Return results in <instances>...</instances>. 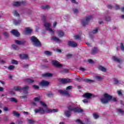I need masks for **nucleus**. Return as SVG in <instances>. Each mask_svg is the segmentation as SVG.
Instances as JSON below:
<instances>
[{"label": "nucleus", "instance_id": "39448f33", "mask_svg": "<svg viewBox=\"0 0 124 124\" xmlns=\"http://www.w3.org/2000/svg\"><path fill=\"white\" fill-rule=\"evenodd\" d=\"M67 108L70 112H71V111H73L74 113H83V112H84V110L82 109H81L78 107L72 108L71 106H68Z\"/></svg>", "mask_w": 124, "mask_h": 124}, {"label": "nucleus", "instance_id": "e2e57ef3", "mask_svg": "<svg viewBox=\"0 0 124 124\" xmlns=\"http://www.w3.org/2000/svg\"><path fill=\"white\" fill-rule=\"evenodd\" d=\"M88 99H84V100H83L82 101L84 103H88V102H89V100H88Z\"/></svg>", "mask_w": 124, "mask_h": 124}, {"label": "nucleus", "instance_id": "6ab92c4d", "mask_svg": "<svg viewBox=\"0 0 124 124\" xmlns=\"http://www.w3.org/2000/svg\"><path fill=\"white\" fill-rule=\"evenodd\" d=\"M57 33L58 34V36L60 38L63 37V36L64 35V32L62 31H58Z\"/></svg>", "mask_w": 124, "mask_h": 124}, {"label": "nucleus", "instance_id": "8fccbe9b", "mask_svg": "<svg viewBox=\"0 0 124 124\" xmlns=\"http://www.w3.org/2000/svg\"><path fill=\"white\" fill-rule=\"evenodd\" d=\"M40 104H41V105L44 106V107H47V105H46V103H44V102L40 101Z\"/></svg>", "mask_w": 124, "mask_h": 124}, {"label": "nucleus", "instance_id": "c9c22d12", "mask_svg": "<svg viewBox=\"0 0 124 124\" xmlns=\"http://www.w3.org/2000/svg\"><path fill=\"white\" fill-rule=\"evenodd\" d=\"M68 69H64L62 71H61V73H68Z\"/></svg>", "mask_w": 124, "mask_h": 124}, {"label": "nucleus", "instance_id": "0e129e2a", "mask_svg": "<svg viewBox=\"0 0 124 124\" xmlns=\"http://www.w3.org/2000/svg\"><path fill=\"white\" fill-rule=\"evenodd\" d=\"M79 38H80V36L78 35H76L75 36V39L77 40V39H79Z\"/></svg>", "mask_w": 124, "mask_h": 124}, {"label": "nucleus", "instance_id": "79ce46f5", "mask_svg": "<svg viewBox=\"0 0 124 124\" xmlns=\"http://www.w3.org/2000/svg\"><path fill=\"white\" fill-rule=\"evenodd\" d=\"M11 62L12 64H18V61L15 60H12Z\"/></svg>", "mask_w": 124, "mask_h": 124}, {"label": "nucleus", "instance_id": "9d476101", "mask_svg": "<svg viewBox=\"0 0 124 124\" xmlns=\"http://www.w3.org/2000/svg\"><path fill=\"white\" fill-rule=\"evenodd\" d=\"M52 64L53 65H55L56 67H62V64H60L59 62L57 61L54 60L52 61Z\"/></svg>", "mask_w": 124, "mask_h": 124}, {"label": "nucleus", "instance_id": "f03ea898", "mask_svg": "<svg viewBox=\"0 0 124 124\" xmlns=\"http://www.w3.org/2000/svg\"><path fill=\"white\" fill-rule=\"evenodd\" d=\"M59 110L58 109L53 108V109H51L50 108H46V110L43 109V108H36L34 110V112L36 114L37 113H40V114H45V113H55L58 112Z\"/></svg>", "mask_w": 124, "mask_h": 124}, {"label": "nucleus", "instance_id": "e433bc0d", "mask_svg": "<svg viewBox=\"0 0 124 124\" xmlns=\"http://www.w3.org/2000/svg\"><path fill=\"white\" fill-rule=\"evenodd\" d=\"M41 8H42V9H48V8H50V6L48 5H44L41 6Z\"/></svg>", "mask_w": 124, "mask_h": 124}, {"label": "nucleus", "instance_id": "f8f14e48", "mask_svg": "<svg viewBox=\"0 0 124 124\" xmlns=\"http://www.w3.org/2000/svg\"><path fill=\"white\" fill-rule=\"evenodd\" d=\"M15 42L17 45H24V44H26L27 41L25 40H16Z\"/></svg>", "mask_w": 124, "mask_h": 124}, {"label": "nucleus", "instance_id": "0eeeda50", "mask_svg": "<svg viewBox=\"0 0 124 124\" xmlns=\"http://www.w3.org/2000/svg\"><path fill=\"white\" fill-rule=\"evenodd\" d=\"M83 97H84V98H87V99H90V98H92V97L93 98L95 97V96L91 93H87L83 95Z\"/></svg>", "mask_w": 124, "mask_h": 124}, {"label": "nucleus", "instance_id": "a18cd8bd", "mask_svg": "<svg viewBox=\"0 0 124 124\" xmlns=\"http://www.w3.org/2000/svg\"><path fill=\"white\" fill-rule=\"evenodd\" d=\"M45 27L46 28H47V29H49V28H50V27L51 26V24H50V23H46L45 25H44Z\"/></svg>", "mask_w": 124, "mask_h": 124}, {"label": "nucleus", "instance_id": "37998d69", "mask_svg": "<svg viewBox=\"0 0 124 124\" xmlns=\"http://www.w3.org/2000/svg\"><path fill=\"white\" fill-rule=\"evenodd\" d=\"M120 47H121V49L122 50V51H123L124 52V44L121 43H120Z\"/></svg>", "mask_w": 124, "mask_h": 124}, {"label": "nucleus", "instance_id": "72a5a7b5", "mask_svg": "<svg viewBox=\"0 0 124 124\" xmlns=\"http://www.w3.org/2000/svg\"><path fill=\"white\" fill-rule=\"evenodd\" d=\"M93 116L94 117V119H98L99 118V115L96 113L95 112L93 114Z\"/></svg>", "mask_w": 124, "mask_h": 124}, {"label": "nucleus", "instance_id": "b1692460", "mask_svg": "<svg viewBox=\"0 0 124 124\" xmlns=\"http://www.w3.org/2000/svg\"><path fill=\"white\" fill-rule=\"evenodd\" d=\"M14 90L16 91V92H20V91H22V87L20 86H15L14 87Z\"/></svg>", "mask_w": 124, "mask_h": 124}, {"label": "nucleus", "instance_id": "a878e982", "mask_svg": "<svg viewBox=\"0 0 124 124\" xmlns=\"http://www.w3.org/2000/svg\"><path fill=\"white\" fill-rule=\"evenodd\" d=\"M112 60H113L114 62H121V59L118 58L116 56H113Z\"/></svg>", "mask_w": 124, "mask_h": 124}, {"label": "nucleus", "instance_id": "dca6fc26", "mask_svg": "<svg viewBox=\"0 0 124 124\" xmlns=\"http://www.w3.org/2000/svg\"><path fill=\"white\" fill-rule=\"evenodd\" d=\"M26 34H31L32 32V29L30 28H25Z\"/></svg>", "mask_w": 124, "mask_h": 124}, {"label": "nucleus", "instance_id": "473e14b6", "mask_svg": "<svg viewBox=\"0 0 124 124\" xmlns=\"http://www.w3.org/2000/svg\"><path fill=\"white\" fill-rule=\"evenodd\" d=\"M113 82H114L113 83L114 85H117L119 84V80H118V79L116 78H113Z\"/></svg>", "mask_w": 124, "mask_h": 124}, {"label": "nucleus", "instance_id": "338daca9", "mask_svg": "<svg viewBox=\"0 0 124 124\" xmlns=\"http://www.w3.org/2000/svg\"><path fill=\"white\" fill-rule=\"evenodd\" d=\"M79 70H80L81 71H86V69H85V68H83V67H80L79 68Z\"/></svg>", "mask_w": 124, "mask_h": 124}, {"label": "nucleus", "instance_id": "de8ad7c7", "mask_svg": "<svg viewBox=\"0 0 124 124\" xmlns=\"http://www.w3.org/2000/svg\"><path fill=\"white\" fill-rule=\"evenodd\" d=\"M12 47L13 48L14 50H17V49H18V46L16 45H12Z\"/></svg>", "mask_w": 124, "mask_h": 124}, {"label": "nucleus", "instance_id": "6e6552de", "mask_svg": "<svg viewBox=\"0 0 124 124\" xmlns=\"http://www.w3.org/2000/svg\"><path fill=\"white\" fill-rule=\"evenodd\" d=\"M67 44L69 47H72L73 48H75L78 46V44L76 42L72 41H68Z\"/></svg>", "mask_w": 124, "mask_h": 124}, {"label": "nucleus", "instance_id": "bf43d9fd", "mask_svg": "<svg viewBox=\"0 0 124 124\" xmlns=\"http://www.w3.org/2000/svg\"><path fill=\"white\" fill-rule=\"evenodd\" d=\"M46 30L47 31H51V33L53 34V33H54V31H53V30H52V29L49 28H46Z\"/></svg>", "mask_w": 124, "mask_h": 124}, {"label": "nucleus", "instance_id": "c03bdc74", "mask_svg": "<svg viewBox=\"0 0 124 124\" xmlns=\"http://www.w3.org/2000/svg\"><path fill=\"white\" fill-rule=\"evenodd\" d=\"M53 95H54V93H47L46 94V96H47V97H52L53 96Z\"/></svg>", "mask_w": 124, "mask_h": 124}, {"label": "nucleus", "instance_id": "864d4df0", "mask_svg": "<svg viewBox=\"0 0 124 124\" xmlns=\"http://www.w3.org/2000/svg\"><path fill=\"white\" fill-rule=\"evenodd\" d=\"M72 89V86H69L66 88V91H70Z\"/></svg>", "mask_w": 124, "mask_h": 124}, {"label": "nucleus", "instance_id": "412c9836", "mask_svg": "<svg viewBox=\"0 0 124 124\" xmlns=\"http://www.w3.org/2000/svg\"><path fill=\"white\" fill-rule=\"evenodd\" d=\"M64 113L66 117H67V118H69V117L71 116V111L69 110H65Z\"/></svg>", "mask_w": 124, "mask_h": 124}, {"label": "nucleus", "instance_id": "09e8293b", "mask_svg": "<svg viewBox=\"0 0 124 124\" xmlns=\"http://www.w3.org/2000/svg\"><path fill=\"white\" fill-rule=\"evenodd\" d=\"M73 55L72 54H68L66 55L67 59H71L72 58Z\"/></svg>", "mask_w": 124, "mask_h": 124}, {"label": "nucleus", "instance_id": "4d7b16f0", "mask_svg": "<svg viewBox=\"0 0 124 124\" xmlns=\"http://www.w3.org/2000/svg\"><path fill=\"white\" fill-rule=\"evenodd\" d=\"M34 101L39 102L40 101V98L38 97H36L34 98Z\"/></svg>", "mask_w": 124, "mask_h": 124}, {"label": "nucleus", "instance_id": "c85d7f7f", "mask_svg": "<svg viewBox=\"0 0 124 124\" xmlns=\"http://www.w3.org/2000/svg\"><path fill=\"white\" fill-rule=\"evenodd\" d=\"M44 54L45 55H46V56H47V57L49 56H51L52 54H53V53L51 51H45L44 52Z\"/></svg>", "mask_w": 124, "mask_h": 124}, {"label": "nucleus", "instance_id": "f3484780", "mask_svg": "<svg viewBox=\"0 0 124 124\" xmlns=\"http://www.w3.org/2000/svg\"><path fill=\"white\" fill-rule=\"evenodd\" d=\"M51 39L52 40L55 41L57 43H61V42H62V40H61L60 39L58 38L56 36L52 37Z\"/></svg>", "mask_w": 124, "mask_h": 124}, {"label": "nucleus", "instance_id": "393cba45", "mask_svg": "<svg viewBox=\"0 0 124 124\" xmlns=\"http://www.w3.org/2000/svg\"><path fill=\"white\" fill-rule=\"evenodd\" d=\"M98 68L101 70V71H103V72H106V69L102 66H99Z\"/></svg>", "mask_w": 124, "mask_h": 124}, {"label": "nucleus", "instance_id": "052dcab7", "mask_svg": "<svg viewBox=\"0 0 124 124\" xmlns=\"http://www.w3.org/2000/svg\"><path fill=\"white\" fill-rule=\"evenodd\" d=\"M73 12L75 14H77V13H78V12H79V11H78V9H74Z\"/></svg>", "mask_w": 124, "mask_h": 124}, {"label": "nucleus", "instance_id": "7ed1b4c3", "mask_svg": "<svg viewBox=\"0 0 124 124\" xmlns=\"http://www.w3.org/2000/svg\"><path fill=\"white\" fill-rule=\"evenodd\" d=\"M30 40L33 43L34 46H36V47H41L42 46L39 40L34 36H31L30 38Z\"/></svg>", "mask_w": 124, "mask_h": 124}, {"label": "nucleus", "instance_id": "a19ab883", "mask_svg": "<svg viewBox=\"0 0 124 124\" xmlns=\"http://www.w3.org/2000/svg\"><path fill=\"white\" fill-rule=\"evenodd\" d=\"M76 123H78L79 124H84V123H83V122H82V121L80 119H77Z\"/></svg>", "mask_w": 124, "mask_h": 124}, {"label": "nucleus", "instance_id": "5701e85b", "mask_svg": "<svg viewBox=\"0 0 124 124\" xmlns=\"http://www.w3.org/2000/svg\"><path fill=\"white\" fill-rule=\"evenodd\" d=\"M21 21L20 19H19L18 20H14V24L16 26H19V25H20V24H21Z\"/></svg>", "mask_w": 124, "mask_h": 124}, {"label": "nucleus", "instance_id": "4468645a", "mask_svg": "<svg viewBox=\"0 0 124 124\" xmlns=\"http://www.w3.org/2000/svg\"><path fill=\"white\" fill-rule=\"evenodd\" d=\"M29 89H30V86H26L24 87L21 88V91H23L24 93H28Z\"/></svg>", "mask_w": 124, "mask_h": 124}, {"label": "nucleus", "instance_id": "2eb2a0df", "mask_svg": "<svg viewBox=\"0 0 124 124\" xmlns=\"http://www.w3.org/2000/svg\"><path fill=\"white\" fill-rule=\"evenodd\" d=\"M19 58L22 60H29V56L27 54H19Z\"/></svg>", "mask_w": 124, "mask_h": 124}, {"label": "nucleus", "instance_id": "3c124183", "mask_svg": "<svg viewBox=\"0 0 124 124\" xmlns=\"http://www.w3.org/2000/svg\"><path fill=\"white\" fill-rule=\"evenodd\" d=\"M4 34V36H5V37L6 38H7V37H8V36H9V34H8V33L6 32H4L3 33Z\"/></svg>", "mask_w": 124, "mask_h": 124}, {"label": "nucleus", "instance_id": "6e6d98bb", "mask_svg": "<svg viewBox=\"0 0 124 124\" xmlns=\"http://www.w3.org/2000/svg\"><path fill=\"white\" fill-rule=\"evenodd\" d=\"M105 19H106V21H110V20H111V17H110V16H105Z\"/></svg>", "mask_w": 124, "mask_h": 124}, {"label": "nucleus", "instance_id": "ea45409f", "mask_svg": "<svg viewBox=\"0 0 124 124\" xmlns=\"http://www.w3.org/2000/svg\"><path fill=\"white\" fill-rule=\"evenodd\" d=\"M95 79L97 81H101L102 80V77L99 76H96Z\"/></svg>", "mask_w": 124, "mask_h": 124}, {"label": "nucleus", "instance_id": "aec40b11", "mask_svg": "<svg viewBox=\"0 0 124 124\" xmlns=\"http://www.w3.org/2000/svg\"><path fill=\"white\" fill-rule=\"evenodd\" d=\"M98 51V49H97V47H94L93 48H92L91 51V55H94V54L97 53Z\"/></svg>", "mask_w": 124, "mask_h": 124}, {"label": "nucleus", "instance_id": "cd10ccee", "mask_svg": "<svg viewBox=\"0 0 124 124\" xmlns=\"http://www.w3.org/2000/svg\"><path fill=\"white\" fill-rule=\"evenodd\" d=\"M83 81H84V82H85V83H90V82H94V80L90 79L89 78H84L83 79Z\"/></svg>", "mask_w": 124, "mask_h": 124}, {"label": "nucleus", "instance_id": "13d9d810", "mask_svg": "<svg viewBox=\"0 0 124 124\" xmlns=\"http://www.w3.org/2000/svg\"><path fill=\"white\" fill-rule=\"evenodd\" d=\"M33 88H34L35 90H38V89H39V86L38 85H33Z\"/></svg>", "mask_w": 124, "mask_h": 124}, {"label": "nucleus", "instance_id": "58836bf2", "mask_svg": "<svg viewBox=\"0 0 124 124\" xmlns=\"http://www.w3.org/2000/svg\"><path fill=\"white\" fill-rule=\"evenodd\" d=\"M75 81H78V82H81V80H82V78L79 76L78 77L74 79Z\"/></svg>", "mask_w": 124, "mask_h": 124}, {"label": "nucleus", "instance_id": "49530a36", "mask_svg": "<svg viewBox=\"0 0 124 124\" xmlns=\"http://www.w3.org/2000/svg\"><path fill=\"white\" fill-rule=\"evenodd\" d=\"M117 112L120 113L121 115H124V111L122 109H119L117 110Z\"/></svg>", "mask_w": 124, "mask_h": 124}, {"label": "nucleus", "instance_id": "7c9ffc66", "mask_svg": "<svg viewBox=\"0 0 124 124\" xmlns=\"http://www.w3.org/2000/svg\"><path fill=\"white\" fill-rule=\"evenodd\" d=\"M13 5L14 6H20V5H21V2L18 1L14 2L13 3Z\"/></svg>", "mask_w": 124, "mask_h": 124}, {"label": "nucleus", "instance_id": "69168bd1", "mask_svg": "<svg viewBox=\"0 0 124 124\" xmlns=\"http://www.w3.org/2000/svg\"><path fill=\"white\" fill-rule=\"evenodd\" d=\"M117 93H118V95H123V93H122V91H118Z\"/></svg>", "mask_w": 124, "mask_h": 124}, {"label": "nucleus", "instance_id": "f704fd0d", "mask_svg": "<svg viewBox=\"0 0 124 124\" xmlns=\"http://www.w3.org/2000/svg\"><path fill=\"white\" fill-rule=\"evenodd\" d=\"M99 29V28L98 27H97L96 28H95L93 31H92V33H96V32H97V31H98V30Z\"/></svg>", "mask_w": 124, "mask_h": 124}, {"label": "nucleus", "instance_id": "a211bd4d", "mask_svg": "<svg viewBox=\"0 0 124 124\" xmlns=\"http://www.w3.org/2000/svg\"><path fill=\"white\" fill-rule=\"evenodd\" d=\"M42 77L44 78L45 77H52L53 76V74L50 73H46L45 74H43L42 75Z\"/></svg>", "mask_w": 124, "mask_h": 124}, {"label": "nucleus", "instance_id": "774afa93", "mask_svg": "<svg viewBox=\"0 0 124 124\" xmlns=\"http://www.w3.org/2000/svg\"><path fill=\"white\" fill-rule=\"evenodd\" d=\"M88 62H89V63H93V61L92 59H89Z\"/></svg>", "mask_w": 124, "mask_h": 124}, {"label": "nucleus", "instance_id": "680f3d73", "mask_svg": "<svg viewBox=\"0 0 124 124\" xmlns=\"http://www.w3.org/2000/svg\"><path fill=\"white\" fill-rule=\"evenodd\" d=\"M29 66H30V65L29 64H25L23 65L24 68H29Z\"/></svg>", "mask_w": 124, "mask_h": 124}, {"label": "nucleus", "instance_id": "c756f323", "mask_svg": "<svg viewBox=\"0 0 124 124\" xmlns=\"http://www.w3.org/2000/svg\"><path fill=\"white\" fill-rule=\"evenodd\" d=\"M13 14H14V16H16V17H20V14L18 13L17 10H14L13 12Z\"/></svg>", "mask_w": 124, "mask_h": 124}, {"label": "nucleus", "instance_id": "2f4dec72", "mask_svg": "<svg viewBox=\"0 0 124 124\" xmlns=\"http://www.w3.org/2000/svg\"><path fill=\"white\" fill-rule=\"evenodd\" d=\"M13 114L14 116H15L16 117H17V118H19V117H20V114L18 113V112H17L15 111H14L13 112Z\"/></svg>", "mask_w": 124, "mask_h": 124}, {"label": "nucleus", "instance_id": "603ef678", "mask_svg": "<svg viewBox=\"0 0 124 124\" xmlns=\"http://www.w3.org/2000/svg\"><path fill=\"white\" fill-rule=\"evenodd\" d=\"M42 21L44 22V23H46V16L44 15H43Z\"/></svg>", "mask_w": 124, "mask_h": 124}, {"label": "nucleus", "instance_id": "423d86ee", "mask_svg": "<svg viewBox=\"0 0 124 124\" xmlns=\"http://www.w3.org/2000/svg\"><path fill=\"white\" fill-rule=\"evenodd\" d=\"M58 81L61 82L62 84H67L68 83H71L72 79L70 78H59Z\"/></svg>", "mask_w": 124, "mask_h": 124}, {"label": "nucleus", "instance_id": "20e7f679", "mask_svg": "<svg viewBox=\"0 0 124 124\" xmlns=\"http://www.w3.org/2000/svg\"><path fill=\"white\" fill-rule=\"evenodd\" d=\"M93 19V16L90 15L86 16L85 18L81 20V24L83 27H85L86 25H88L90 23V21Z\"/></svg>", "mask_w": 124, "mask_h": 124}, {"label": "nucleus", "instance_id": "9b49d317", "mask_svg": "<svg viewBox=\"0 0 124 124\" xmlns=\"http://www.w3.org/2000/svg\"><path fill=\"white\" fill-rule=\"evenodd\" d=\"M49 82L46 80H43L40 83V85L42 87H47L49 86Z\"/></svg>", "mask_w": 124, "mask_h": 124}, {"label": "nucleus", "instance_id": "f257e3e1", "mask_svg": "<svg viewBox=\"0 0 124 124\" xmlns=\"http://www.w3.org/2000/svg\"><path fill=\"white\" fill-rule=\"evenodd\" d=\"M104 98L100 99V101L102 104H107L110 100H113L114 102L117 101L116 98H113V96L109 95L107 93L104 94Z\"/></svg>", "mask_w": 124, "mask_h": 124}, {"label": "nucleus", "instance_id": "5fc2aeb1", "mask_svg": "<svg viewBox=\"0 0 124 124\" xmlns=\"http://www.w3.org/2000/svg\"><path fill=\"white\" fill-rule=\"evenodd\" d=\"M28 122H29V124H34L35 123L34 121L31 119H29Z\"/></svg>", "mask_w": 124, "mask_h": 124}, {"label": "nucleus", "instance_id": "1a4fd4ad", "mask_svg": "<svg viewBox=\"0 0 124 124\" xmlns=\"http://www.w3.org/2000/svg\"><path fill=\"white\" fill-rule=\"evenodd\" d=\"M61 94H62V95H64L65 96H68V97H69L70 96V94L67 91H63V90H59L58 91Z\"/></svg>", "mask_w": 124, "mask_h": 124}, {"label": "nucleus", "instance_id": "ddd939ff", "mask_svg": "<svg viewBox=\"0 0 124 124\" xmlns=\"http://www.w3.org/2000/svg\"><path fill=\"white\" fill-rule=\"evenodd\" d=\"M11 32L12 34H14V35H15V36H16L17 37H19V36H20V33L17 30H12Z\"/></svg>", "mask_w": 124, "mask_h": 124}, {"label": "nucleus", "instance_id": "bb28decb", "mask_svg": "<svg viewBox=\"0 0 124 124\" xmlns=\"http://www.w3.org/2000/svg\"><path fill=\"white\" fill-rule=\"evenodd\" d=\"M9 100L12 102H15V103H17V102H18V101L17 100V99L15 97L10 98Z\"/></svg>", "mask_w": 124, "mask_h": 124}, {"label": "nucleus", "instance_id": "4be33fe9", "mask_svg": "<svg viewBox=\"0 0 124 124\" xmlns=\"http://www.w3.org/2000/svg\"><path fill=\"white\" fill-rule=\"evenodd\" d=\"M25 81L28 84H32V83L34 82V80L31 79V78H26L25 79Z\"/></svg>", "mask_w": 124, "mask_h": 124}, {"label": "nucleus", "instance_id": "4c0bfd02", "mask_svg": "<svg viewBox=\"0 0 124 124\" xmlns=\"http://www.w3.org/2000/svg\"><path fill=\"white\" fill-rule=\"evenodd\" d=\"M14 68H15V66H14L13 65H11L8 67V69H9V70H13Z\"/></svg>", "mask_w": 124, "mask_h": 124}]
</instances>
